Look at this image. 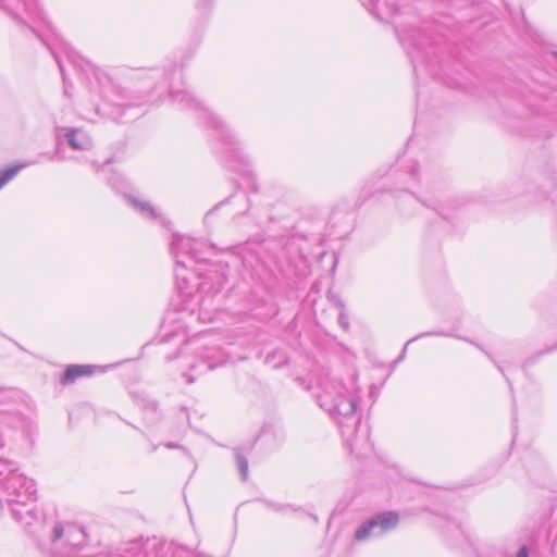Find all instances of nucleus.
I'll list each match as a JSON object with an SVG mask.
<instances>
[{
    "label": "nucleus",
    "instance_id": "nucleus-13",
    "mask_svg": "<svg viewBox=\"0 0 557 557\" xmlns=\"http://www.w3.org/2000/svg\"><path fill=\"white\" fill-rule=\"evenodd\" d=\"M341 428H342V433L347 436L346 441L349 443L351 450H357V451L361 453L362 449L359 447L358 443L350 437L349 434H346L347 432L345 430V426L342 423H341Z\"/></svg>",
    "mask_w": 557,
    "mask_h": 557
},
{
    "label": "nucleus",
    "instance_id": "nucleus-9",
    "mask_svg": "<svg viewBox=\"0 0 557 557\" xmlns=\"http://www.w3.org/2000/svg\"><path fill=\"white\" fill-rule=\"evenodd\" d=\"M17 473V468L9 460L0 459V485L5 488L11 476Z\"/></svg>",
    "mask_w": 557,
    "mask_h": 557
},
{
    "label": "nucleus",
    "instance_id": "nucleus-3",
    "mask_svg": "<svg viewBox=\"0 0 557 557\" xmlns=\"http://www.w3.org/2000/svg\"><path fill=\"white\" fill-rule=\"evenodd\" d=\"M398 522L399 516L395 511L379 513L356 530L355 539L366 541L371 536H381L395 529Z\"/></svg>",
    "mask_w": 557,
    "mask_h": 557
},
{
    "label": "nucleus",
    "instance_id": "nucleus-12",
    "mask_svg": "<svg viewBox=\"0 0 557 557\" xmlns=\"http://www.w3.org/2000/svg\"><path fill=\"white\" fill-rule=\"evenodd\" d=\"M236 460H237V466H238V470H239L240 476H242L243 480H246L247 476H248V462H247V459L245 457H243L242 455L237 454L236 455Z\"/></svg>",
    "mask_w": 557,
    "mask_h": 557
},
{
    "label": "nucleus",
    "instance_id": "nucleus-4",
    "mask_svg": "<svg viewBox=\"0 0 557 557\" xmlns=\"http://www.w3.org/2000/svg\"><path fill=\"white\" fill-rule=\"evenodd\" d=\"M5 490L15 496L16 503L21 504L34 499L37 492L35 482L18 472L9 479Z\"/></svg>",
    "mask_w": 557,
    "mask_h": 557
},
{
    "label": "nucleus",
    "instance_id": "nucleus-14",
    "mask_svg": "<svg viewBox=\"0 0 557 557\" xmlns=\"http://www.w3.org/2000/svg\"><path fill=\"white\" fill-rule=\"evenodd\" d=\"M517 557H529V553H528V549L525 546H522L518 554H517Z\"/></svg>",
    "mask_w": 557,
    "mask_h": 557
},
{
    "label": "nucleus",
    "instance_id": "nucleus-17",
    "mask_svg": "<svg viewBox=\"0 0 557 557\" xmlns=\"http://www.w3.org/2000/svg\"><path fill=\"white\" fill-rule=\"evenodd\" d=\"M339 323L346 329L347 322L345 321V318L343 315L339 317Z\"/></svg>",
    "mask_w": 557,
    "mask_h": 557
},
{
    "label": "nucleus",
    "instance_id": "nucleus-2",
    "mask_svg": "<svg viewBox=\"0 0 557 557\" xmlns=\"http://www.w3.org/2000/svg\"><path fill=\"white\" fill-rule=\"evenodd\" d=\"M199 243L187 236H176L172 242V250L175 255V277L177 281V288L183 295L189 294V282L185 275V263L178 259L180 255H187L197 257V245Z\"/></svg>",
    "mask_w": 557,
    "mask_h": 557
},
{
    "label": "nucleus",
    "instance_id": "nucleus-1",
    "mask_svg": "<svg viewBox=\"0 0 557 557\" xmlns=\"http://www.w3.org/2000/svg\"><path fill=\"white\" fill-rule=\"evenodd\" d=\"M320 406L334 418L349 419L354 416L359 399V387L355 380L348 384L329 382L318 396Z\"/></svg>",
    "mask_w": 557,
    "mask_h": 557
},
{
    "label": "nucleus",
    "instance_id": "nucleus-7",
    "mask_svg": "<svg viewBox=\"0 0 557 557\" xmlns=\"http://www.w3.org/2000/svg\"><path fill=\"white\" fill-rule=\"evenodd\" d=\"M66 137L69 145L76 150H88L92 145L90 137L82 129H72Z\"/></svg>",
    "mask_w": 557,
    "mask_h": 557
},
{
    "label": "nucleus",
    "instance_id": "nucleus-18",
    "mask_svg": "<svg viewBox=\"0 0 557 557\" xmlns=\"http://www.w3.org/2000/svg\"><path fill=\"white\" fill-rule=\"evenodd\" d=\"M3 446H4V441H3L2 436L0 435V448H3Z\"/></svg>",
    "mask_w": 557,
    "mask_h": 557
},
{
    "label": "nucleus",
    "instance_id": "nucleus-16",
    "mask_svg": "<svg viewBox=\"0 0 557 557\" xmlns=\"http://www.w3.org/2000/svg\"><path fill=\"white\" fill-rule=\"evenodd\" d=\"M62 535V532L61 530H59L58 528L54 529V539L58 540L60 539Z\"/></svg>",
    "mask_w": 557,
    "mask_h": 557
},
{
    "label": "nucleus",
    "instance_id": "nucleus-10",
    "mask_svg": "<svg viewBox=\"0 0 557 557\" xmlns=\"http://www.w3.org/2000/svg\"><path fill=\"white\" fill-rule=\"evenodd\" d=\"M35 162L21 163L17 165L10 166L3 171H0V189L10 182L22 169L27 165L34 164Z\"/></svg>",
    "mask_w": 557,
    "mask_h": 557
},
{
    "label": "nucleus",
    "instance_id": "nucleus-6",
    "mask_svg": "<svg viewBox=\"0 0 557 557\" xmlns=\"http://www.w3.org/2000/svg\"><path fill=\"white\" fill-rule=\"evenodd\" d=\"M161 544L164 545V550L160 552V557H164L166 554H171L172 557H209L202 552H194L185 546L177 545L173 542H161Z\"/></svg>",
    "mask_w": 557,
    "mask_h": 557
},
{
    "label": "nucleus",
    "instance_id": "nucleus-11",
    "mask_svg": "<svg viewBox=\"0 0 557 557\" xmlns=\"http://www.w3.org/2000/svg\"><path fill=\"white\" fill-rule=\"evenodd\" d=\"M131 202L136 209H138L147 218L154 219L157 216L156 210L148 202H141L136 199H131Z\"/></svg>",
    "mask_w": 557,
    "mask_h": 557
},
{
    "label": "nucleus",
    "instance_id": "nucleus-15",
    "mask_svg": "<svg viewBox=\"0 0 557 557\" xmlns=\"http://www.w3.org/2000/svg\"><path fill=\"white\" fill-rule=\"evenodd\" d=\"M198 287V292H201V293H209V289L206 288V284L205 283H199L197 285Z\"/></svg>",
    "mask_w": 557,
    "mask_h": 557
},
{
    "label": "nucleus",
    "instance_id": "nucleus-8",
    "mask_svg": "<svg viewBox=\"0 0 557 557\" xmlns=\"http://www.w3.org/2000/svg\"><path fill=\"white\" fill-rule=\"evenodd\" d=\"M92 373V368L90 366H71L64 372V375L61 380L63 384H71L77 377L83 375H89Z\"/></svg>",
    "mask_w": 557,
    "mask_h": 557
},
{
    "label": "nucleus",
    "instance_id": "nucleus-5",
    "mask_svg": "<svg viewBox=\"0 0 557 557\" xmlns=\"http://www.w3.org/2000/svg\"><path fill=\"white\" fill-rule=\"evenodd\" d=\"M164 545L156 540L133 541L123 548L122 557H160Z\"/></svg>",
    "mask_w": 557,
    "mask_h": 557
}]
</instances>
